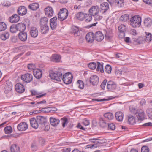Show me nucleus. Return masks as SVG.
Here are the masks:
<instances>
[{"mask_svg":"<svg viewBox=\"0 0 152 152\" xmlns=\"http://www.w3.org/2000/svg\"><path fill=\"white\" fill-rule=\"evenodd\" d=\"M97 66L96 70L97 71H100L101 73L104 72V70L103 64L99 62H97Z\"/></svg>","mask_w":152,"mask_h":152,"instance_id":"nucleus-43","label":"nucleus"},{"mask_svg":"<svg viewBox=\"0 0 152 152\" xmlns=\"http://www.w3.org/2000/svg\"><path fill=\"white\" fill-rule=\"evenodd\" d=\"M129 110L132 113L135 115L138 113L140 110V109H137V108L132 107H130Z\"/></svg>","mask_w":152,"mask_h":152,"instance_id":"nucleus-48","label":"nucleus"},{"mask_svg":"<svg viewBox=\"0 0 152 152\" xmlns=\"http://www.w3.org/2000/svg\"><path fill=\"white\" fill-rule=\"evenodd\" d=\"M95 35L96 40L98 42L102 41L104 38V36L102 33L100 31H97L96 32Z\"/></svg>","mask_w":152,"mask_h":152,"instance_id":"nucleus-23","label":"nucleus"},{"mask_svg":"<svg viewBox=\"0 0 152 152\" xmlns=\"http://www.w3.org/2000/svg\"><path fill=\"white\" fill-rule=\"evenodd\" d=\"M40 31L41 33L46 34L49 31V27L48 25L40 26Z\"/></svg>","mask_w":152,"mask_h":152,"instance_id":"nucleus-31","label":"nucleus"},{"mask_svg":"<svg viewBox=\"0 0 152 152\" xmlns=\"http://www.w3.org/2000/svg\"><path fill=\"white\" fill-rule=\"evenodd\" d=\"M17 30L20 32H24L26 29V26L23 23H19L16 24Z\"/></svg>","mask_w":152,"mask_h":152,"instance_id":"nucleus-25","label":"nucleus"},{"mask_svg":"<svg viewBox=\"0 0 152 152\" xmlns=\"http://www.w3.org/2000/svg\"><path fill=\"white\" fill-rule=\"evenodd\" d=\"M28 68L29 69L33 70L35 69V64H28L27 66Z\"/></svg>","mask_w":152,"mask_h":152,"instance_id":"nucleus-60","label":"nucleus"},{"mask_svg":"<svg viewBox=\"0 0 152 152\" xmlns=\"http://www.w3.org/2000/svg\"><path fill=\"white\" fill-rule=\"evenodd\" d=\"M108 123L104 118L100 117L99 119V124L102 128H104L107 126Z\"/></svg>","mask_w":152,"mask_h":152,"instance_id":"nucleus-19","label":"nucleus"},{"mask_svg":"<svg viewBox=\"0 0 152 152\" xmlns=\"http://www.w3.org/2000/svg\"><path fill=\"white\" fill-rule=\"evenodd\" d=\"M36 118L37 123H38L39 126L40 127L45 126L46 124H48L46 118L45 117L41 116H37Z\"/></svg>","mask_w":152,"mask_h":152,"instance_id":"nucleus-5","label":"nucleus"},{"mask_svg":"<svg viewBox=\"0 0 152 152\" xmlns=\"http://www.w3.org/2000/svg\"><path fill=\"white\" fill-rule=\"evenodd\" d=\"M116 87V84L114 82L110 80L107 82V88L109 91H112L115 90Z\"/></svg>","mask_w":152,"mask_h":152,"instance_id":"nucleus-7","label":"nucleus"},{"mask_svg":"<svg viewBox=\"0 0 152 152\" xmlns=\"http://www.w3.org/2000/svg\"><path fill=\"white\" fill-rule=\"evenodd\" d=\"M61 121L62 122V126L63 127H64L66 125H67L69 122L68 118L66 117H64L61 119Z\"/></svg>","mask_w":152,"mask_h":152,"instance_id":"nucleus-49","label":"nucleus"},{"mask_svg":"<svg viewBox=\"0 0 152 152\" xmlns=\"http://www.w3.org/2000/svg\"><path fill=\"white\" fill-rule=\"evenodd\" d=\"M76 18L79 20L82 21L85 18L84 13L82 12L78 13L75 15Z\"/></svg>","mask_w":152,"mask_h":152,"instance_id":"nucleus-36","label":"nucleus"},{"mask_svg":"<svg viewBox=\"0 0 152 152\" xmlns=\"http://www.w3.org/2000/svg\"><path fill=\"white\" fill-rule=\"evenodd\" d=\"M50 78L57 81H61L62 79V74L60 72H56L51 73L49 74Z\"/></svg>","mask_w":152,"mask_h":152,"instance_id":"nucleus-4","label":"nucleus"},{"mask_svg":"<svg viewBox=\"0 0 152 152\" xmlns=\"http://www.w3.org/2000/svg\"><path fill=\"white\" fill-rule=\"evenodd\" d=\"M146 35L144 37V39L147 42H149L152 40V35L149 33L145 32Z\"/></svg>","mask_w":152,"mask_h":152,"instance_id":"nucleus-37","label":"nucleus"},{"mask_svg":"<svg viewBox=\"0 0 152 152\" xmlns=\"http://www.w3.org/2000/svg\"><path fill=\"white\" fill-rule=\"evenodd\" d=\"M10 31L12 33H15L17 31L16 24V25H11L10 28Z\"/></svg>","mask_w":152,"mask_h":152,"instance_id":"nucleus-52","label":"nucleus"},{"mask_svg":"<svg viewBox=\"0 0 152 152\" xmlns=\"http://www.w3.org/2000/svg\"><path fill=\"white\" fill-rule=\"evenodd\" d=\"M100 8L102 12L103 13L105 12L109 8V6L107 2H104L100 4Z\"/></svg>","mask_w":152,"mask_h":152,"instance_id":"nucleus-21","label":"nucleus"},{"mask_svg":"<svg viewBox=\"0 0 152 152\" xmlns=\"http://www.w3.org/2000/svg\"><path fill=\"white\" fill-rule=\"evenodd\" d=\"M4 131L6 134H8L11 133L12 130L10 126H8L4 128Z\"/></svg>","mask_w":152,"mask_h":152,"instance_id":"nucleus-46","label":"nucleus"},{"mask_svg":"<svg viewBox=\"0 0 152 152\" xmlns=\"http://www.w3.org/2000/svg\"><path fill=\"white\" fill-rule=\"evenodd\" d=\"M104 118L108 120H110L113 119L114 116L113 114L111 113H106L104 114Z\"/></svg>","mask_w":152,"mask_h":152,"instance_id":"nucleus-40","label":"nucleus"},{"mask_svg":"<svg viewBox=\"0 0 152 152\" xmlns=\"http://www.w3.org/2000/svg\"><path fill=\"white\" fill-rule=\"evenodd\" d=\"M50 121L51 125L54 126H56L59 124L60 120L58 119L51 117L50 118Z\"/></svg>","mask_w":152,"mask_h":152,"instance_id":"nucleus-26","label":"nucleus"},{"mask_svg":"<svg viewBox=\"0 0 152 152\" xmlns=\"http://www.w3.org/2000/svg\"><path fill=\"white\" fill-rule=\"evenodd\" d=\"M11 152H20V147L16 144H13L10 147Z\"/></svg>","mask_w":152,"mask_h":152,"instance_id":"nucleus-32","label":"nucleus"},{"mask_svg":"<svg viewBox=\"0 0 152 152\" xmlns=\"http://www.w3.org/2000/svg\"><path fill=\"white\" fill-rule=\"evenodd\" d=\"M68 14V12L66 9H60L59 13H58V19L60 21H63L66 19Z\"/></svg>","mask_w":152,"mask_h":152,"instance_id":"nucleus-3","label":"nucleus"},{"mask_svg":"<svg viewBox=\"0 0 152 152\" xmlns=\"http://www.w3.org/2000/svg\"><path fill=\"white\" fill-rule=\"evenodd\" d=\"M12 85L11 83H7L4 88V93L7 94L11 92L12 90Z\"/></svg>","mask_w":152,"mask_h":152,"instance_id":"nucleus-20","label":"nucleus"},{"mask_svg":"<svg viewBox=\"0 0 152 152\" xmlns=\"http://www.w3.org/2000/svg\"><path fill=\"white\" fill-rule=\"evenodd\" d=\"M33 77L32 75L28 73L22 75L21 76L22 80L26 83H29L32 81L33 80Z\"/></svg>","mask_w":152,"mask_h":152,"instance_id":"nucleus-6","label":"nucleus"},{"mask_svg":"<svg viewBox=\"0 0 152 152\" xmlns=\"http://www.w3.org/2000/svg\"><path fill=\"white\" fill-rule=\"evenodd\" d=\"M18 37L21 41H25L27 39V34L24 32H20L18 34Z\"/></svg>","mask_w":152,"mask_h":152,"instance_id":"nucleus-28","label":"nucleus"},{"mask_svg":"<svg viewBox=\"0 0 152 152\" xmlns=\"http://www.w3.org/2000/svg\"><path fill=\"white\" fill-rule=\"evenodd\" d=\"M86 38L87 42L91 43L93 42L95 39V36L93 33L90 32L87 34Z\"/></svg>","mask_w":152,"mask_h":152,"instance_id":"nucleus-10","label":"nucleus"},{"mask_svg":"<svg viewBox=\"0 0 152 152\" xmlns=\"http://www.w3.org/2000/svg\"><path fill=\"white\" fill-rule=\"evenodd\" d=\"M17 12L18 15L21 16H23L25 15L27 12L26 8L24 6H21L19 7Z\"/></svg>","mask_w":152,"mask_h":152,"instance_id":"nucleus-13","label":"nucleus"},{"mask_svg":"<svg viewBox=\"0 0 152 152\" xmlns=\"http://www.w3.org/2000/svg\"><path fill=\"white\" fill-rule=\"evenodd\" d=\"M104 72L107 74H110L112 70V67L110 66L109 64L106 65L104 67Z\"/></svg>","mask_w":152,"mask_h":152,"instance_id":"nucleus-44","label":"nucleus"},{"mask_svg":"<svg viewBox=\"0 0 152 152\" xmlns=\"http://www.w3.org/2000/svg\"><path fill=\"white\" fill-rule=\"evenodd\" d=\"M15 88L16 91L20 93H23L25 90V88L23 85L20 83H18L16 84Z\"/></svg>","mask_w":152,"mask_h":152,"instance_id":"nucleus-9","label":"nucleus"},{"mask_svg":"<svg viewBox=\"0 0 152 152\" xmlns=\"http://www.w3.org/2000/svg\"><path fill=\"white\" fill-rule=\"evenodd\" d=\"M115 2L120 7H122L124 4V0H115Z\"/></svg>","mask_w":152,"mask_h":152,"instance_id":"nucleus-53","label":"nucleus"},{"mask_svg":"<svg viewBox=\"0 0 152 152\" xmlns=\"http://www.w3.org/2000/svg\"><path fill=\"white\" fill-rule=\"evenodd\" d=\"M152 22V20L150 18H146L144 21V25L146 27H150L151 25Z\"/></svg>","mask_w":152,"mask_h":152,"instance_id":"nucleus-42","label":"nucleus"},{"mask_svg":"<svg viewBox=\"0 0 152 152\" xmlns=\"http://www.w3.org/2000/svg\"><path fill=\"white\" fill-rule=\"evenodd\" d=\"M120 19L121 21L126 22L128 20L129 15L127 14L123 15L120 17Z\"/></svg>","mask_w":152,"mask_h":152,"instance_id":"nucleus-47","label":"nucleus"},{"mask_svg":"<svg viewBox=\"0 0 152 152\" xmlns=\"http://www.w3.org/2000/svg\"><path fill=\"white\" fill-rule=\"evenodd\" d=\"M94 17L95 21H98L100 20L102 18V17L100 16L98 14L94 15L93 16Z\"/></svg>","mask_w":152,"mask_h":152,"instance_id":"nucleus-61","label":"nucleus"},{"mask_svg":"<svg viewBox=\"0 0 152 152\" xmlns=\"http://www.w3.org/2000/svg\"><path fill=\"white\" fill-rule=\"evenodd\" d=\"M86 21V22H90L92 20V15H88L85 17Z\"/></svg>","mask_w":152,"mask_h":152,"instance_id":"nucleus-63","label":"nucleus"},{"mask_svg":"<svg viewBox=\"0 0 152 152\" xmlns=\"http://www.w3.org/2000/svg\"><path fill=\"white\" fill-rule=\"evenodd\" d=\"M89 14L93 16L98 14L99 12V8L98 6H92L89 10Z\"/></svg>","mask_w":152,"mask_h":152,"instance_id":"nucleus-8","label":"nucleus"},{"mask_svg":"<svg viewBox=\"0 0 152 152\" xmlns=\"http://www.w3.org/2000/svg\"><path fill=\"white\" fill-rule=\"evenodd\" d=\"M141 18L139 16H134L130 20V25L133 27H139L141 25Z\"/></svg>","mask_w":152,"mask_h":152,"instance_id":"nucleus-1","label":"nucleus"},{"mask_svg":"<svg viewBox=\"0 0 152 152\" xmlns=\"http://www.w3.org/2000/svg\"><path fill=\"white\" fill-rule=\"evenodd\" d=\"M128 123L131 125H134L136 123V119L135 117L131 115H127Z\"/></svg>","mask_w":152,"mask_h":152,"instance_id":"nucleus-27","label":"nucleus"},{"mask_svg":"<svg viewBox=\"0 0 152 152\" xmlns=\"http://www.w3.org/2000/svg\"><path fill=\"white\" fill-rule=\"evenodd\" d=\"M89 81L93 86H96L99 83V78L96 75H93L90 78Z\"/></svg>","mask_w":152,"mask_h":152,"instance_id":"nucleus-16","label":"nucleus"},{"mask_svg":"<svg viewBox=\"0 0 152 152\" xmlns=\"http://www.w3.org/2000/svg\"><path fill=\"white\" fill-rule=\"evenodd\" d=\"M39 7V4L37 3H32L28 6V8L32 10H36Z\"/></svg>","mask_w":152,"mask_h":152,"instance_id":"nucleus-35","label":"nucleus"},{"mask_svg":"<svg viewBox=\"0 0 152 152\" xmlns=\"http://www.w3.org/2000/svg\"><path fill=\"white\" fill-rule=\"evenodd\" d=\"M44 10L45 15L48 17H51L53 15L54 11L51 7H48L45 9Z\"/></svg>","mask_w":152,"mask_h":152,"instance_id":"nucleus-17","label":"nucleus"},{"mask_svg":"<svg viewBox=\"0 0 152 152\" xmlns=\"http://www.w3.org/2000/svg\"><path fill=\"white\" fill-rule=\"evenodd\" d=\"M97 64L94 62L90 63L88 64V67L91 69H94L96 68Z\"/></svg>","mask_w":152,"mask_h":152,"instance_id":"nucleus-55","label":"nucleus"},{"mask_svg":"<svg viewBox=\"0 0 152 152\" xmlns=\"http://www.w3.org/2000/svg\"><path fill=\"white\" fill-rule=\"evenodd\" d=\"M96 143L95 144H96L97 147L101 146V144L105 143L106 141V140L104 139H98L96 138Z\"/></svg>","mask_w":152,"mask_h":152,"instance_id":"nucleus-39","label":"nucleus"},{"mask_svg":"<svg viewBox=\"0 0 152 152\" xmlns=\"http://www.w3.org/2000/svg\"><path fill=\"white\" fill-rule=\"evenodd\" d=\"M87 148H97V145L95 143L93 144L88 145L86 146Z\"/></svg>","mask_w":152,"mask_h":152,"instance_id":"nucleus-62","label":"nucleus"},{"mask_svg":"<svg viewBox=\"0 0 152 152\" xmlns=\"http://www.w3.org/2000/svg\"><path fill=\"white\" fill-rule=\"evenodd\" d=\"M20 16L17 14H14L9 18V21L11 23H16L20 20Z\"/></svg>","mask_w":152,"mask_h":152,"instance_id":"nucleus-11","label":"nucleus"},{"mask_svg":"<svg viewBox=\"0 0 152 152\" xmlns=\"http://www.w3.org/2000/svg\"><path fill=\"white\" fill-rule=\"evenodd\" d=\"M105 39L108 40H110L113 36V34L112 31L108 30L105 31Z\"/></svg>","mask_w":152,"mask_h":152,"instance_id":"nucleus-29","label":"nucleus"},{"mask_svg":"<svg viewBox=\"0 0 152 152\" xmlns=\"http://www.w3.org/2000/svg\"><path fill=\"white\" fill-rule=\"evenodd\" d=\"M7 28V25L4 22H0V31H2L5 30Z\"/></svg>","mask_w":152,"mask_h":152,"instance_id":"nucleus-51","label":"nucleus"},{"mask_svg":"<svg viewBox=\"0 0 152 152\" xmlns=\"http://www.w3.org/2000/svg\"><path fill=\"white\" fill-rule=\"evenodd\" d=\"M72 78V74L69 72L63 75L62 79L65 84L68 85L71 83Z\"/></svg>","mask_w":152,"mask_h":152,"instance_id":"nucleus-2","label":"nucleus"},{"mask_svg":"<svg viewBox=\"0 0 152 152\" xmlns=\"http://www.w3.org/2000/svg\"><path fill=\"white\" fill-rule=\"evenodd\" d=\"M42 73V70L40 69H35L33 71V73L34 77L37 79H40L41 78Z\"/></svg>","mask_w":152,"mask_h":152,"instance_id":"nucleus-18","label":"nucleus"},{"mask_svg":"<svg viewBox=\"0 0 152 152\" xmlns=\"http://www.w3.org/2000/svg\"><path fill=\"white\" fill-rule=\"evenodd\" d=\"M143 1L147 4L152 6V0H143Z\"/></svg>","mask_w":152,"mask_h":152,"instance_id":"nucleus-64","label":"nucleus"},{"mask_svg":"<svg viewBox=\"0 0 152 152\" xmlns=\"http://www.w3.org/2000/svg\"><path fill=\"white\" fill-rule=\"evenodd\" d=\"M107 126L108 129L114 130L115 129V126L114 124L113 123H108Z\"/></svg>","mask_w":152,"mask_h":152,"instance_id":"nucleus-56","label":"nucleus"},{"mask_svg":"<svg viewBox=\"0 0 152 152\" xmlns=\"http://www.w3.org/2000/svg\"><path fill=\"white\" fill-rule=\"evenodd\" d=\"M132 39L133 41V43L135 44H140L142 43L143 41V38L142 37H139L137 38H133Z\"/></svg>","mask_w":152,"mask_h":152,"instance_id":"nucleus-41","label":"nucleus"},{"mask_svg":"<svg viewBox=\"0 0 152 152\" xmlns=\"http://www.w3.org/2000/svg\"><path fill=\"white\" fill-rule=\"evenodd\" d=\"M31 148L33 151H35L37 148V144L35 142H33L31 144Z\"/></svg>","mask_w":152,"mask_h":152,"instance_id":"nucleus-57","label":"nucleus"},{"mask_svg":"<svg viewBox=\"0 0 152 152\" xmlns=\"http://www.w3.org/2000/svg\"><path fill=\"white\" fill-rule=\"evenodd\" d=\"M76 85L80 89H83L84 87V83L83 82L80 80L77 81Z\"/></svg>","mask_w":152,"mask_h":152,"instance_id":"nucleus-45","label":"nucleus"},{"mask_svg":"<svg viewBox=\"0 0 152 152\" xmlns=\"http://www.w3.org/2000/svg\"><path fill=\"white\" fill-rule=\"evenodd\" d=\"M28 128L27 124L25 122H22L19 124L17 126V128L20 131H23Z\"/></svg>","mask_w":152,"mask_h":152,"instance_id":"nucleus-15","label":"nucleus"},{"mask_svg":"<svg viewBox=\"0 0 152 152\" xmlns=\"http://www.w3.org/2000/svg\"><path fill=\"white\" fill-rule=\"evenodd\" d=\"M138 114L136 116L139 121H141L145 119V113L142 110L140 109Z\"/></svg>","mask_w":152,"mask_h":152,"instance_id":"nucleus-24","label":"nucleus"},{"mask_svg":"<svg viewBox=\"0 0 152 152\" xmlns=\"http://www.w3.org/2000/svg\"><path fill=\"white\" fill-rule=\"evenodd\" d=\"M57 17H55L50 20V25L52 30L55 29L57 27Z\"/></svg>","mask_w":152,"mask_h":152,"instance_id":"nucleus-14","label":"nucleus"},{"mask_svg":"<svg viewBox=\"0 0 152 152\" xmlns=\"http://www.w3.org/2000/svg\"><path fill=\"white\" fill-rule=\"evenodd\" d=\"M38 34V31L35 27H31L30 30V34L33 37L35 38L37 37Z\"/></svg>","mask_w":152,"mask_h":152,"instance_id":"nucleus-12","label":"nucleus"},{"mask_svg":"<svg viewBox=\"0 0 152 152\" xmlns=\"http://www.w3.org/2000/svg\"><path fill=\"white\" fill-rule=\"evenodd\" d=\"M72 32L74 35H78L80 33L79 28L75 26H72Z\"/></svg>","mask_w":152,"mask_h":152,"instance_id":"nucleus-38","label":"nucleus"},{"mask_svg":"<svg viewBox=\"0 0 152 152\" xmlns=\"http://www.w3.org/2000/svg\"><path fill=\"white\" fill-rule=\"evenodd\" d=\"M10 36V34L8 32H6L2 34L0 36L1 39L3 40H5L8 39Z\"/></svg>","mask_w":152,"mask_h":152,"instance_id":"nucleus-50","label":"nucleus"},{"mask_svg":"<svg viewBox=\"0 0 152 152\" xmlns=\"http://www.w3.org/2000/svg\"><path fill=\"white\" fill-rule=\"evenodd\" d=\"M31 125L32 127L34 129H37L39 126V124L37 119H36L34 118H33L30 119V120Z\"/></svg>","mask_w":152,"mask_h":152,"instance_id":"nucleus-22","label":"nucleus"},{"mask_svg":"<svg viewBox=\"0 0 152 152\" xmlns=\"http://www.w3.org/2000/svg\"><path fill=\"white\" fill-rule=\"evenodd\" d=\"M115 117L116 120L118 121H121L123 118L124 114L122 112H117L115 113Z\"/></svg>","mask_w":152,"mask_h":152,"instance_id":"nucleus-30","label":"nucleus"},{"mask_svg":"<svg viewBox=\"0 0 152 152\" xmlns=\"http://www.w3.org/2000/svg\"><path fill=\"white\" fill-rule=\"evenodd\" d=\"M141 152H149V150L148 146H144L141 148Z\"/></svg>","mask_w":152,"mask_h":152,"instance_id":"nucleus-59","label":"nucleus"},{"mask_svg":"<svg viewBox=\"0 0 152 152\" xmlns=\"http://www.w3.org/2000/svg\"><path fill=\"white\" fill-rule=\"evenodd\" d=\"M48 19L46 17L41 18L40 20V26L48 25Z\"/></svg>","mask_w":152,"mask_h":152,"instance_id":"nucleus-33","label":"nucleus"},{"mask_svg":"<svg viewBox=\"0 0 152 152\" xmlns=\"http://www.w3.org/2000/svg\"><path fill=\"white\" fill-rule=\"evenodd\" d=\"M146 112L149 118H152V108L147 109Z\"/></svg>","mask_w":152,"mask_h":152,"instance_id":"nucleus-58","label":"nucleus"},{"mask_svg":"<svg viewBox=\"0 0 152 152\" xmlns=\"http://www.w3.org/2000/svg\"><path fill=\"white\" fill-rule=\"evenodd\" d=\"M61 57L58 55L54 54L51 57V61L56 62H58L60 61Z\"/></svg>","mask_w":152,"mask_h":152,"instance_id":"nucleus-34","label":"nucleus"},{"mask_svg":"<svg viewBox=\"0 0 152 152\" xmlns=\"http://www.w3.org/2000/svg\"><path fill=\"white\" fill-rule=\"evenodd\" d=\"M126 26L123 24H121L118 27V30L122 33L126 31Z\"/></svg>","mask_w":152,"mask_h":152,"instance_id":"nucleus-54","label":"nucleus"}]
</instances>
